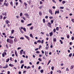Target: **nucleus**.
<instances>
[{
    "label": "nucleus",
    "instance_id": "1",
    "mask_svg": "<svg viewBox=\"0 0 74 74\" xmlns=\"http://www.w3.org/2000/svg\"><path fill=\"white\" fill-rule=\"evenodd\" d=\"M14 42V41L13 40H11V39H10L9 42V43L10 44H12V43Z\"/></svg>",
    "mask_w": 74,
    "mask_h": 74
},
{
    "label": "nucleus",
    "instance_id": "2",
    "mask_svg": "<svg viewBox=\"0 0 74 74\" xmlns=\"http://www.w3.org/2000/svg\"><path fill=\"white\" fill-rule=\"evenodd\" d=\"M48 26L49 27H51V23H49L48 22Z\"/></svg>",
    "mask_w": 74,
    "mask_h": 74
},
{
    "label": "nucleus",
    "instance_id": "3",
    "mask_svg": "<svg viewBox=\"0 0 74 74\" xmlns=\"http://www.w3.org/2000/svg\"><path fill=\"white\" fill-rule=\"evenodd\" d=\"M15 53L16 56V57H18V53H17V51H16V50L15 51Z\"/></svg>",
    "mask_w": 74,
    "mask_h": 74
},
{
    "label": "nucleus",
    "instance_id": "4",
    "mask_svg": "<svg viewBox=\"0 0 74 74\" xmlns=\"http://www.w3.org/2000/svg\"><path fill=\"white\" fill-rule=\"evenodd\" d=\"M49 12L51 14V15H52V10L51 9H49Z\"/></svg>",
    "mask_w": 74,
    "mask_h": 74
},
{
    "label": "nucleus",
    "instance_id": "5",
    "mask_svg": "<svg viewBox=\"0 0 74 74\" xmlns=\"http://www.w3.org/2000/svg\"><path fill=\"white\" fill-rule=\"evenodd\" d=\"M25 15L26 16V17L27 18H29V15H28V14L27 13L25 14Z\"/></svg>",
    "mask_w": 74,
    "mask_h": 74
},
{
    "label": "nucleus",
    "instance_id": "6",
    "mask_svg": "<svg viewBox=\"0 0 74 74\" xmlns=\"http://www.w3.org/2000/svg\"><path fill=\"white\" fill-rule=\"evenodd\" d=\"M5 23H6V24H8L9 23H10V21H9L7 20L6 21H5Z\"/></svg>",
    "mask_w": 74,
    "mask_h": 74
},
{
    "label": "nucleus",
    "instance_id": "7",
    "mask_svg": "<svg viewBox=\"0 0 74 74\" xmlns=\"http://www.w3.org/2000/svg\"><path fill=\"white\" fill-rule=\"evenodd\" d=\"M25 38H27L28 40H30V39H29V37L28 36H27L25 35Z\"/></svg>",
    "mask_w": 74,
    "mask_h": 74
},
{
    "label": "nucleus",
    "instance_id": "8",
    "mask_svg": "<svg viewBox=\"0 0 74 74\" xmlns=\"http://www.w3.org/2000/svg\"><path fill=\"white\" fill-rule=\"evenodd\" d=\"M3 4L5 5L6 6H8V3H6L5 2Z\"/></svg>",
    "mask_w": 74,
    "mask_h": 74
},
{
    "label": "nucleus",
    "instance_id": "9",
    "mask_svg": "<svg viewBox=\"0 0 74 74\" xmlns=\"http://www.w3.org/2000/svg\"><path fill=\"white\" fill-rule=\"evenodd\" d=\"M2 14L3 15H5V16H6L7 14H6V12H5L4 13H2Z\"/></svg>",
    "mask_w": 74,
    "mask_h": 74
},
{
    "label": "nucleus",
    "instance_id": "10",
    "mask_svg": "<svg viewBox=\"0 0 74 74\" xmlns=\"http://www.w3.org/2000/svg\"><path fill=\"white\" fill-rule=\"evenodd\" d=\"M23 50L22 49L21 51H20V55H22V52L23 51Z\"/></svg>",
    "mask_w": 74,
    "mask_h": 74
},
{
    "label": "nucleus",
    "instance_id": "11",
    "mask_svg": "<svg viewBox=\"0 0 74 74\" xmlns=\"http://www.w3.org/2000/svg\"><path fill=\"white\" fill-rule=\"evenodd\" d=\"M59 14V10L58 11H56L55 12V15H56V13Z\"/></svg>",
    "mask_w": 74,
    "mask_h": 74
},
{
    "label": "nucleus",
    "instance_id": "12",
    "mask_svg": "<svg viewBox=\"0 0 74 74\" xmlns=\"http://www.w3.org/2000/svg\"><path fill=\"white\" fill-rule=\"evenodd\" d=\"M74 66L73 65H72L70 67V69H71V70H72L73 68H74Z\"/></svg>",
    "mask_w": 74,
    "mask_h": 74
},
{
    "label": "nucleus",
    "instance_id": "13",
    "mask_svg": "<svg viewBox=\"0 0 74 74\" xmlns=\"http://www.w3.org/2000/svg\"><path fill=\"white\" fill-rule=\"evenodd\" d=\"M18 41V40H17V38H15L14 39V42H16Z\"/></svg>",
    "mask_w": 74,
    "mask_h": 74
},
{
    "label": "nucleus",
    "instance_id": "14",
    "mask_svg": "<svg viewBox=\"0 0 74 74\" xmlns=\"http://www.w3.org/2000/svg\"><path fill=\"white\" fill-rule=\"evenodd\" d=\"M49 34L50 36H52V35L53 34V33L52 32H51L49 33Z\"/></svg>",
    "mask_w": 74,
    "mask_h": 74
},
{
    "label": "nucleus",
    "instance_id": "15",
    "mask_svg": "<svg viewBox=\"0 0 74 74\" xmlns=\"http://www.w3.org/2000/svg\"><path fill=\"white\" fill-rule=\"evenodd\" d=\"M9 66H10V67H13L14 66V65L12 64H9Z\"/></svg>",
    "mask_w": 74,
    "mask_h": 74
},
{
    "label": "nucleus",
    "instance_id": "16",
    "mask_svg": "<svg viewBox=\"0 0 74 74\" xmlns=\"http://www.w3.org/2000/svg\"><path fill=\"white\" fill-rule=\"evenodd\" d=\"M10 60V59L8 58L6 60V62H8L9 60Z\"/></svg>",
    "mask_w": 74,
    "mask_h": 74
},
{
    "label": "nucleus",
    "instance_id": "17",
    "mask_svg": "<svg viewBox=\"0 0 74 74\" xmlns=\"http://www.w3.org/2000/svg\"><path fill=\"white\" fill-rule=\"evenodd\" d=\"M11 5H12V7H13V3L12 1H11L10 2Z\"/></svg>",
    "mask_w": 74,
    "mask_h": 74
},
{
    "label": "nucleus",
    "instance_id": "18",
    "mask_svg": "<svg viewBox=\"0 0 74 74\" xmlns=\"http://www.w3.org/2000/svg\"><path fill=\"white\" fill-rule=\"evenodd\" d=\"M72 56V53H70L69 55V57H71V56Z\"/></svg>",
    "mask_w": 74,
    "mask_h": 74
},
{
    "label": "nucleus",
    "instance_id": "19",
    "mask_svg": "<svg viewBox=\"0 0 74 74\" xmlns=\"http://www.w3.org/2000/svg\"><path fill=\"white\" fill-rule=\"evenodd\" d=\"M56 41V38H54L53 40V41L54 42H55Z\"/></svg>",
    "mask_w": 74,
    "mask_h": 74
},
{
    "label": "nucleus",
    "instance_id": "20",
    "mask_svg": "<svg viewBox=\"0 0 74 74\" xmlns=\"http://www.w3.org/2000/svg\"><path fill=\"white\" fill-rule=\"evenodd\" d=\"M19 29H20V30L21 32V33H23V32L22 31L21 29H20V28H19Z\"/></svg>",
    "mask_w": 74,
    "mask_h": 74
},
{
    "label": "nucleus",
    "instance_id": "21",
    "mask_svg": "<svg viewBox=\"0 0 74 74\" xmlns=\"http://www.w3.org/2000/svg\"><path fill=\"white\" fill-rule=\"evenodd\" d=\"M67 38L69 39V38H70V35H67Z\"/></svg>",
    "mask_w": 74,
    "mask_h": 74
},
{
    "label": "nucleus",
    "instance_id": "22",
    "mask_svg": "<svg viewBox=\"0 0 74 74\" xmlns=\"http://www.w3.org/2000/svg\"><path fill=\"white\" fill-rule=\"evenodd\" d=\"M14 32V30L13 29L11 31V33L12 34H13Z\"/></svg>",
    "mask_w": 74,
    "mask_h": 74
},
{
    "label": "nucleus",
    "instance_id": "23",
    "mask_svg": "<svg viewBox=\"0 0 74 74\" xmlns=\"http://www.w3.org/2000/svg\"><path fill=\"white\" fill-rule=\"evenodd\" d=\"M9 38H14V36L11 37V36H10L9 37Z\"/></svg>",
    "mask_w": 74,
    "mask_h": 74
},
{
    "label": "nucleus",
    "instance_id": "24",
    "mask_svg": "<svg viewBox=\"0 0 74 74\" xmlns=\"http://www.w3.org/2000/svg\"><path fill=\"white\" fill-rule=\"evenodd\" d=\"M23 66H24V65L23 64H22V66H21V69H23Z\"/></svg>",
    "mask_w": 74,
    "mask_h": 74
},
{
    "label": "nucleus",
    "instance_id": "25",
    "mask_svg": "<svg viewBox=\"0 0 74 74\" xmlns=\"http://www.w3.org/2000/svg\"><path fill=\"white\" fill-rule=\"evenodd\" d=\"M54 68H55L53 66H52L51 67V69L52 70H53L54 69Z\"/></svg>",
    "mask_w": 74,
    "mask_h": 74
},
{
    "label": "nucleus",
    "instance_id": "26",
    "mask_svg": "<svg viewBox=\"0 0 74 74\" xmlns=\"http://www.w3.org/2000/svg\"><path fill=\"white\" fill-rule=\"evenodd\" d=\"M60 44H63V42H62V41L61 40H60Z\"/></svg>",
    "mask_w": 74,
    "mask_h": 74
},
{
    "label": "nucleus",
    "instance_id": "27",
    "mask_svg": "<svg viewBox=\"0 0 74 74\" xmlns=\"http://www.w3.org/2000/svg\"><path fill=\"white\" fill-rule=\"evenodd\" d=\"M21 40H24V38L23 37H21L20 38Z\"/></svg>",
    "mask_w": 74,
    "mask_h": 74
},
{
    "label": "nucleus",
    "instance_id": "28",
    "mask_svg": "<svg viewBox=\"0 0 74 74\" xmlns=\"http://www.w3.org/2000/svg\"><path fill=\"white\" fill-rule=\"evenodd\" d=\"M7 42H9V41H10V39H8L7 40Z\"/></svg>",
    "mask_w": 74,
    "mask_h": 74
},
{
    "label": "nucleus",
    "instance_id": "29",
    "mask_svg": "<svg viewBox=\"0 0 74 74\" xmlns=\"http://www.w3.org/2000/svg\"><path fill=\"white\" fill-rule=\"evenodd\" d=\"M42 8V6H40L39 7V8L40 9V10H41Z\"/></svg>",
    "mask_w": 74,
    "mask_h": 74
},
{
    "label": "nucleus",
    "instance_id": "30",
    "mask_svg": "<svg viewBox=\"0 0 74 74\" xmlns=\"http://www.w3.org/2000/svg\"><path fill=\"white\" fill-rule=\"evenodd\" d=\"M30 25H32V23L28 24L27 25V26H30Z\"/></svg>",
    "mask_w": 74,
    "mask_h": 74
},
{
    "label": "nucleus",
    "instance_id": "31",
    "mask_svg": "<svg viewBox=\"0 0 74 74\" xmlns=\"http://www.w3.org/2000/svg\"><path fill=\"white\" fill-rule=\"evenodd\" d=\"M60 9H63L64 8V7H60Z\"/></svg>",
    "mask_w": 74,
    "mask_h": 74
},
{
    "label": "nucleus",
    "instance_id": "32",
    "mask_svg": "<svg viewBox=\"0 0 74 74\" xmlns=\"http://www.w3.org/2000/svg\"><path fill=\"white\" fill-rule=\"evenodd\" d=\"M51 23L52 24V23H53V20H52L51 21Z\"/></svg>",
    "mask_w": 74,
    "mask_h": 74
},
{
    "label": "nucleus",
    "instance_id": "33",
    "mask_svg": "<svg viewBox=\"0 0 74 74\" xmlns=\"http://www.w3.org/2000/svg\"><path fill=\"white\" fill-rule=\"evenodd\" d=\"M24 4H25V7H26V5H27V4L25 2V3H24Z\"/></svg>",
    "mask_w": 74,
    "mask_h": 74
},
{
    "label": "nucleus",
    "instance_id": "34",
    "mask_svg": "<svg viewBox=\"0 0 74 74\" xmlns=\"http://www.w3.org/2000/svg\"><path fill=\"white\" fill-rule=\"evenodd\" d=\"M49 18L50 19H53V17L52 16H50V17H49Z\"/></svg>",
    "mask_w": 74,
    "mask_h": 74
},
{
    "label": "nucleus",
    "instance_id": "35",
    "mask_svg": "<svg viewBox=\"0 0 74 74\" xmlns=\"http://www.w3.org/2000/svg\"><path fill=\"white\" fill-rule=\"evenodd\" d=\"M23 30H24V32L26 31V28H24L23 29Z\"/></svg>",
    "mask_w": 74,
    "mask_h": 74
},
{
    "label": "nucleus",
    "instance_id": "36",
    "mask_svg": "<svg viewBox=\"0 0 74 74\" xmlns=\"http://www.w3.org/2000/svg\"><path fill=\"white\" fill-rule=\"evenodd\" d=\"M30 36L32 37V38H33V35H32V34H30Z\"/></svg>",
    "mask_w": 74,
    "mask_h": 74
},
{
    "label": "nucleus",
    "instance_id": "37",
    "mask_svg": "<svg viewBox=\"0 0 74 74\" xmlns=\"http://www.w3.org/2000/svg\"><path fill=\"white\" fill-rule=\"evenodd\" d=\"M74 36H73L71 38V40H74Z\"/></svg>",
    "mask_w": 74,
    "mask_h": 74
},
{
    "label": "nucleus",
    "instance_id": "38",
    "mask_svg": "<svg viewBox=\"0 0 74 74\" xmlns=\"http://www.w3.org/2000/svg\"><path fill=\"white\" fill-rule=\"evenodd\" d=\"M23 62H24L22 60H21L20 62V63H23Z\"/></svg>",
    "mask_w": 74,
    "mask_h": 74
},
{
    "label": "nucleus",
    "instance_id": "39",
    "mask_svg": "<svg viewBox=\"0 0 74 74\" xmlns=\"http://www.w3.org/2000/svg\"><path fill=\"white\" fill-rule=\"evenodd\" d=\"M7 67H8V65H7V64H6V65L5 66V69H7Z\"/></svg>",
    "mask_w": 74,
    "mask_h": 74
},
{
    "label": "nucleus",
    "instance_id": "40",
    "mask_svg": "<svg viewBox=\"0 0 74 74\" xmlns=\"http://www.w3.org/2000/svg\"><path fill=\"white\" fill-rule=\"evenodd\" d=\"M2 57H4V53H3L2 54Z\"/></svg>",
    "mask_w": 74,
    "mask_h": 74
},
{
    "label": "nucleus",
    "instance_id": "41",
    "mask_svg": "<svg viewBox=\"0 0 74 74\" xmlns=\"http://www.w3.org/2000/svg\"><path fill=\"white\" fill-rule=\"evenodd\" d=\"M39 14L40 15H42V13H41V12H39Z\"/></svg>",
    "mask_w": 74,
    "mask_h": 74
},
{
    "label": "nucleus",
    "instance_id": "42",
    "mask_svg": "<svg viewBox=\"0 0 74 74\" xmlns=\"http://www.w3.org/2000/svg\"><path fill=\"white\" fill-rule=\"evenodd\" d=\"M41 43L43 44V42H44V40H42L41 41Z\"/></svg>",
    "mask_w": 74,
    "mask_h": 74
},
{
    "label": "nucleus",
    "instance_id": "43",
    "mask_svg": "<svg viewBox=\"0 0 74 74\" xmlns=\"http://www.w3.org/2000/svg\"><path fill=\"white\" fill-rule=\"evenodd\" d=\"M36 53H40V51H37L36 52Z\"/></svg>",
    "mask_w": 74,
    "mask_h": 74
},
{
    "label": "nucleus",
    "instance_id": "44",
    "mask_svg": "<svg viewBox=\"0 0 74 74\" xmlns=\"http://www.w3.org/2000/svg\"><path fill=\"white\" fill-rule=\"evenodd\" d=\"M43 23L45 22V19H43Z\"/></svg>",
    "mask_w": 74,
    "mask_h": 74
},
{
    "label": "nucleus",
    "instance_id": "45",
    "mask_svg": "<svg viewBox=\"0 0 74 74\" xmlns=\"http://www.w3.org/2000/svg\"><path fill=\"white\" fill-rule=\"evenodd\" d=\"M38 60L40 61V62H41V61H42V60H41V59H40V58H38Z\"/></svg>",
    "mask_w": 74,
    "mask_h": 74
},
{
    "label": "nucleus",
    "instance_id": "46",
    "mask_svg": "<svg viewBox=\"0 0 74 74\" xmlns=\"http://www.w3.org/2000/svg\"><path fill=\"white\" fill-rule=\"evenodd\" d=\"M66 71H69V69L68 68H67L66 69Z\"/></svg>",
    "mask_w": 74,
    "mask_h": 74
},
{
    "label": "nucleus",
    "instance_id": "47",
    "mask_svg": "<svg viewBox=\"0 0 74 74\" xmlns=\"http://www.w3.org/2000/svg\"><path fill=\"white\" fill-rule=\"evenodd\" d=\"M37 42H41V40H38L37 41Z\"/></svg>",
    "mask_w": 74,
    "mask_h": 74
},
{
    "label": "nucleus",
    "instance_id": "48",
    "mask_svg": "<svg viewBox=\"0 0 74 74\" xmlns=\"http://www.w3.org/2000/svg\"><path fill=\"white\" fill-rule=\"evenodd\" d=\"M43 70H41L40 71V72L41 73H42V72H43Z\"/></svg>",
    "mask_w": 74,
    "mask_h": 74
},
{
    "label": "nucleus",
    "instance_id": "49",
    "mask_svg": "<svg viewBox=\"0 0 74 74\" xmlns=\"http://www.w3.org/2000/svg\"><path fill=\"white\" fill-rule=\"evenodd\" d=\"M56 30H59V27H57L56 28Z\"/></svg>",
    "mask_w": 74,
    "mask_h": 74
},
{
    "label": "nucleus",
    "instance_id": "50",
    "mask_svg": "<svg viewBox=\"0 0 74 74\" xmlns=\"http://www.w3.org/2000/svg\"><path fill=\"white\" fill-rule=\"evenodd\" d=\"M33 27H31L30 28V29L31 30H32L33 29Z\"/></svg>",
    "mask_w": 74,
    "mask_h": 74
},
{
    "label": "nucleus",
    "instance_id": "51",
    "mask_svg": "<svg viewBox=\"0 0 74 74\" xmlns=\"http://www.w3.org/2000/svg\"><path fill=\"white\" fill-rule=\"evenodd\" d=\"M21 22H22V23H23V22H24V21L23 20H21Z\"/></svg>",
    "mask_w": 74,
    "mask_h": 74
},
{
    "label": "nucleus",
    "instance_id": "52",
    "mask_svg": "<svg viewBox=\"0 0 74 74\" xmlns=\"http://www.w3.org/2000/svg\"><path fill=\"white\" fill-rule=\"evenodd\" d=\"M64 3H65V1H62V4H64Z\"/></svg>",
    "mask_w": 74,
    "mask_h": 74
},
{
    "label": "nucleus",
    "instance_id": "53",
    "mask_svg": "<svg viewBox=\"0 0 74 74\" xmlns=\"http://www.w3.org/2000/svg\"><path fill=\"white\" fill-rule=\"evenodd\" d=\"M71 20H72V22H73L74 23V19H72Z\"/></svg>",
    "mask_w": 74,
    "mask_h": 74
},
{
    "label": "nucleus",
    "instance_id": "54",
    "mask_svg": "<svg viewBox=\"0 0 74 74\" xmlns=\"http://www.w3.org/2000/svg\"><path fill=\"white\" fill-rule=\"evenodd\" d=\"M18 74H22V73H21V71H19Z\"/></svg>",
    "mask_w": 74,
    "mask_h": 74
},
{
    "label": "nucleus",
    "instance_id": "55",
    "mask_svg": "<svg viewBox=\"0 0 74 74\" xmlns=\"http://www.w3.org/2000/svg\"><path fill=\"white\" fill-rule=\"evenodd\" d=\"M22 15V13H21L20 14V16H21Z\"/></svg>",
    "mask_w": 74,
    "mask_h": 74
},
{
    "label": "nucleus",
    "instance_id": "56",
    "mask_svg": "<svg viewBox=\"0 0 74 74\" xmlns=\"http://www.w3.org/2000/svg\"><path fill=\"white\" fill-rule=\"evenodd\" d=\"M21 49V47H18V48H17V49L18 50H19V49Z\"/></svg>",
    "mask_w": 74,
    "mask_h": 74
},
{
    "label": "nucleus",
    "instance_id": "57",
    "mask_svg": "<svg viewBox=\"0 0 74 74\" xmlns=\"http://www.w3.org/2000/svg\"><path fill=\"white\" fill-rule=\"evenodd\" d=\"M39 63H40V62H39V61H38L36 62V64H39Z\"/></svg>",
    "mask_w": 74,
    "mask_h": 74
},
{
    "label": "nucleus",
    "instance_id": "58",
    "mask_svg": "<svg viewBox=\"0 0 74 74\" xmlns=\"http://www.w3.org/2000/svg\"><path fill=\"white\" fill-rule=\"evenodd\" d=\"M53 31L54 32H56V29H54Z\"/></svg>",
    "mask_w": 74,
    "mask_h": 74
},
{
    "label": "nucleus",
    "instance_id": "59",
    "mask_svg": "<svg viewBox=\"0 0 74 74\" xmlns=\"http://www.w3.org/2000/svg\"><path fill=\"white\" fill-rule=\"evenodd\" d=\"M46 35L47 36V37H48V36H49V34H46Z\"/></svg>",
    "mask_w": 74,
    "mask_h": 74
},
{
    "label": "nucleus",
    "instance_id": "60",
    "mask_svg": "<svg viewBox=\"0 0 74 74\" xmlns=\"http://www.w3.org/2000/svg\"><path fill=\"white\" fill-rule=\"evenodd\" d=\"M40 48H41V45H40L39 46V49H40Z\"/></svg>",
    "mask_w": 74,
    "mask_h": 74
},
{
    "label": "nucleus",
    "instance_id": "61",
    "mask_svg": "<svg viewBox=\"0 0 74 74\" xmlns=\"http://www.w3.org/2000/svg\"><path fill=\"white\" fill-rule=\"evenodd\" d=\"M69 44L71 45H72V42H70L69 43Z\"/></svg>",
    "mask_w": 74,
    "mask_h": 74
},
{
    "label": "nucleus",
    "instance_id": "62",
    "mask_svg": "<svg viewBox=\"0 0 74 74\" xmlns=\"http://www.w3.org/2000/svg\"><path fill=\"white\" fill-rule=\"evenodd\" d=\"M8 74H10V72L8 71Z\"/></svg>",
    "mask_w": 74,
    "mask_h": 74
},
{
    "label": "nucleus",
    "instance_id": "63",
    "mask_svg": "<svg viewBox=\"0 0 74 74\" xmlns=\"http://www.w3.org/2000/svg\"><path fill=\"white\" fill-rule=\"evenodd\" d=\"M48 47H45V49H48Z\"/></svg>",
    "mask_w": 74,
    "mask_h": 74
},
{
    "label": "nucleus",
    "instance_id": "64",
    "mask_svg": "<svg viewBox=\"0 0 74 74\" xmlns=\"http://www.w3.org/2000/svg\"><path fill=\"white\" fill-rule=\"evenodd\" d=\"M38 48H37L35 50V51H37V50H38Z\"/></svg>",
    "mask_w": 74,
    "mask_h": 74
}]
</instances>
